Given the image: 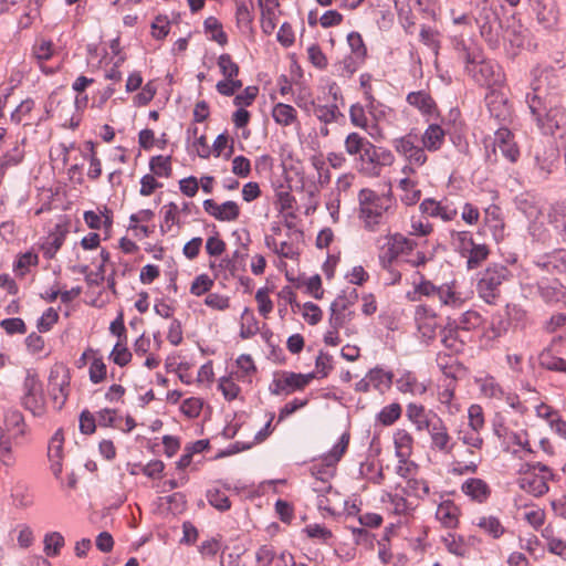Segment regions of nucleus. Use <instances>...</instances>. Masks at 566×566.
<instances>
[{"label": "nucleus", "instance_id": "1", "mask_svg": "<svg viewBox=\"0 0 566 566\" xmlns=\"http://www.w3.org/2000/svg\"><path fill=\"white\" fill-rule=\"evenodd\" d=\"M395 209L396 202L391 193L380 195L368 188L358 193V219L369 232H376L386 224Z\"/></svg>", "mask_w": 566, "mask_h": 566}, {"label": "nucleus", "instance_id": "2", "mask_svg": "<svg viewBox=\"0 0 566 566\" xmlns=\"http://www.w3.org/2000/svg\"><path fill=\"white\" fill-rule=\"evenodd\" d=\"M512 277L511 270L502 263H491L478 274L476 292L488 304H495L501 285Z\"/></svg>", "mask_w": 566, "mask_h": 566}, {"label": "nucleus", "instance_id": "3", "mask_svg": "<svg viewBox=\"0 0 566 566\" xmlns=\"http://www.w3.org/2000/svg\"><path fill=\"white\" fill-rule=\"evenodd\" d=\"M471 14L480 30L481 36L490 44L496 45L500 39L501 20L489 0H470Z\"/></svg>", "mask_w": 566, "mask_h": 566}, {"label": "nucleus", "instance_id": "4", "mask_svg": "<svg viewBox=\"0 0 566 566\" xmlns=\"http://www.w3.org/2000/svg\"><path fill=\"white\" fill-rule=\"evenodd\" d=\"M464 71L476 84L489 90L502 87L506 81L502 66L494 60L484 59L482 53Z\"/></svg>", "mask_w": 566, "mask_h": 566}, {"label": "nucleus", "instance_id": "5", "mask_svg": "<svg viewBox=\"0 0 566 566\" xmlns=\"http://www.w3.org/2000/svg\"><path fill=\"white\" fill-rule=\"evenodd\" d=\"M349 439V433L344 432L328 452L312 462L310 471L315 480L323 482L331 481L336 473L337 463L340 461L348 448Z\"/></svg>", "mask_w": 566, "mask_h": 566}, {"label": "nucleus", "instance_id": "6", "mask_svg": "<svg viewBox=\"0 0 566 566\" xmlns=\"http://www.w3.org/2000/svg\"><path fill=\"white\" fill-rule=\"evenodd\" d=\"M386 242L380 248L378 261L381 269L391 268L399 258L408 256L416 248L417 242L407 238L402 233H389L386 235Z\"/></svg>", "mask_w": 566, "mask_h": 566}, {"label": "nucleus", "instance_id": "7", "mask_svg": "<svg viewBox=\"0 0 566 566\" xmlns=\"http://www.w3.org/2000/svg\"><path fill=\"white\" fill-rule=\"evenodd\" d=\"M21 405L35 417H41L45 412V399L43 396L42 382L40 381L36 373L32 369L27 370L23 381Z\"/></svg>", "mask_w": 566, "mask_h": 566}, {"label": "nucleus", "instance_id": "8", "mask_svg": "<svg viewBox=\"0 0 566 566\" xmlns=\"http://www.w3.org/2000/svg\"><path fill=\"white\" fill-rule=\"evenodd\" d=\"M315 377V373L297 374L283 370L276 374L269 386L272 395H290L296 390H303Z\"/></svg>", "mask_w": 566, "mask_h": 566}, {"label": "nucleus", "instance_id": "9", "mask_svg": "<svg viewBox=\"0 0 566 566\" xmlns=\"http://www.w3.org/2000/svg\"><path fill=\"white\" fill-rule=\"evenodd\" d=\"M357 300L358 294L356 290H353L349 294H339L329 306V326L345 327L355 316L352 307Z\"/></svg>", "mask_w": 566, "mask_h": 566}, {"label": "nucleus", "instance_id": "10", "mask_svg": "<svg viewBox=\"0 0 566 566\" xmlns=\"http://www.w3.org/2000/svg\"><path fill=\"white\" fill-rule=\"evenodd\" d=\"M418 142V135L410 132L401 137L395 138L392 140V147L409 164L421 167L426 164L428 157L423 146H419Z\"/></svg>", "mask_w": 566, "mask_h": 566}, {"label": "nucleus", "instance_id": "11", "mask_svg": "<svg viewBox=\"0 0 566 566\" xmlns=\"http://www.w3.org/2000/svg\"><path fill=\"white\" fill-rule=\"evenodd\" d=\"M69 370L62 366H56L52 368L49 376V391L54 402V407L57 410H61L65 405L69 395Z\"/></svg>", "mask_w": 566, "mask_h": 566}, {"label": "nucleus", "instance_id": "12", "mask_svg": "<svg viewBox=\"0 0 566 566\" xmlns=\"http://www.w3.org/2000/svg\"><path fill=\"white\" fill-rule=\"evenodd\" d=\"M545 134L563 138L566 135V109L557 104L549 105V111L536 125Z\"/></svg>", "mask_w": 566, "mask_h": 566}, {"label": "nucleus", "instance_id": "13", "mask_svg": "<svg viewBox=\"0 0 566 566\" xmlns=\"http://www.w3.org/2000/svg\"><path fill=\"white\" fill-rule=\"evenodd\" d=\"M419 209L422 214L441 219L444 222L452 221L458 216V208L453 201L448 198L436 200L433 198H426L420 202Z\"/></svg>", "mask_w": 566, "mask_h": 566}, {"label": "nucleus", "instance_id": "14", "mask_svg": "<svg viewBox=\"0 0 566 566\" xmlns=\"http://www.w3.org/2000/svg\"><path fill=\"white\" fill-rule=\"evenodd\" d=\"M70 233V221L64 217L57 222L40 244V250L46 260H52L65 242Z\"/></svg>", "mask_w": 566, "mask_h": 566}, {"label": "nucleus", "instance_id": "15", "mask_svg": "<svg viewBox=\"0 0 566 566\" xmlns=\"http://www.w3.org/2000/svg\"><path fill=\"white\" fill-rule=\"evenodd\" d=\"M441 344L451 355H459L464 352L465 346L471 342V335L461 331L453 322L448 323L440 331Z\"/></svg>", "mask_w": 566, "mask_h": 566}, {"label": "nucleus", "instance_id": "16", "mask_svg": "<svg viewBox=\"0 0 566 566\" xmlns=\"http://www.w3.org/2000/svg\"><path fill=\"white\" fill-rule=\"evenodd\" d=\"M531 88L536 91L537 87L543 90V93L555 96V90L559 87L560 80L557 71L552 65H537L532 71Z\"/></svg>", "mask_w": 566, "mask_h": 566}, {"label": "nucleus", "instance_id": "17", "mask_svg": "<svg viewBox=\"0 0 566 566\" xmlns=\"http://www.w3.org/2000/svg\"><path fill=\"white\" fill-rule=\"evenodd\" d=\"M537 22L544 29H554L559 21V9L556 0H530Z\"/></svg>", "mask_w": 566, "mask_h": 566}, {"label": "nucleus", "instance_id": "18", "mask_svg": "<svg viewBox=\"0 0 566 566\" xmlns=\"http://www.w3.org/2000/svg\"><path fill=\"white\" fill-rule=\"evenodd\" d=\"M428 433L431 440V450L444 454H450L453 451L455 442L452 440L444 421L440 417L438 419H433V424Z\"/></svg>", "mask_w": 566, "mask_h": 566}, {"label": "nucleus", "instance_id": "19", "mask_svg": "<svg viewBox=\"0 0 566 566\" xmlns=\"http://www.w3.org/2000/svg\"><path fill=\"white\" fill-rule=\"evenodd\" d=\"M534 264L542 271L551 274H566V249L557 248L551 252L538 255Z\"/></svg>", "mask_w": 566, "mask_h": 566}, {"label": "nucleus", "instance_id": "20", "mask_svg": "<svg viewBox=\"0 0 566 566\" xmlns=\"http://www.w3.org/2000/svg\"><path fill=\"white\" fill-rule=\"evenodd\" d=\"M488 109L492 117L500 123H506L512 117V105L507 97L497 88H492L485 96Z\"/></svg>", "mask_w": 566, "mask_h": 566}, {"label": "nucleus", "instance_id": "21", "mask_svg": "<svg viewBox=\"0 0 566 566\" xmlns=\"http://www.w3.org/2000/svg\"><path fill=\"white\" fill-rule=\"evenodd\" d=\"M536 291L547 305L566 303V286L559 280H544L536 283Z\"/></svg>", "mask_w": 566, "mask_h": 566}, {"label": "nucleus", "instance_id": "22", "mask_svg": "<svg viewBox=\"0 0 566 566\" xmlns=\"http://www.w3.org/2000/svg\"><path fill=\"white\" fill-rule=\"evenodd\" d=\"M554 97L543 93V90L537 87L536 91H531L526 94L525 102L530 109L531 116L536 125L549 111V105H554Z\"/></svg>", "mask_w": 566, "mask_h": 566}, {"label": "nucleus", "instance_id": "23", "mask_svg": "<svg viewBox=\"0 0 566 566\" xmlns=\"http://www.w3.org/2000/svg\"><path fill=\"white\" fill-rule=\"evenodd\" d=\"M205 211L218 221H235L240 216V207L235 201L228 200L221 205L213 199H206L202 203Z\"/></svg>", "mask_w": 566, "mask_h": 566}, {"label": "nucleus", "instance_id": "24", "mask_svg": "<svg viewBox=\"0 0 566 566\" xmlns=\"http://www.w3.org/2000/svg\"><path fill=\"white\" fill-rule=\"evenodd\" d=\"M558 149L554 146L544 147L535 154V171L538 178L546 180L558 164Z\"/></svg>", "mask_w": 566, "mask_h": 566}, {"label": "nucleus", "instance_id": "25", "mask_svg": "<svg viewBox=\"0 0 566 566\" xmlns=\"http://www.w3.org/2000/svg\"><path fill=\"white\" fill-rule=\"evenodd\" d=\"M483 224L491 232L495 241H501L505 237V221L501 207L490 205L483 210Z\"/></svg>", "mask_w": 566, "mask_h": 566}, {"label": "nucleus", "instance_id": "26", "mask_svg": "<svg viewBox=\"0 0 566 566\" xmlns=\"http://www.w3.org/2000/svg\"><path fill=\"white\" fill-rule=\"evenodd\" d=\"M447 551L457 557H468L471 548L476 544L475 536L464 537L455 533H448L441 538Z\"/></svg>", "mask_w": 566, "mask_h": 566}, {"label": "nucleus", "instance_id": "27", "mask_svg": "<svg viewBox=\"0 0 566 566\" xmlns=\"http://www.w3.org/2000/svg\"><path fill=\"white\" fill-rule=\"evenodd\" d=\"M406 101L423 116L429 118L438 116V105L430 93L424 90L408 93Z\"/></svg>", "mask_w": 566, "mask_h": 566}, {"label": "nucleus", "instance_id": "28", "mask_svg": "<svg viewBox=\"0 0 566 566\" xmlns=\"http://www.w3.org/2000/svg\"><path fill=\"white\" fill-rule=\"evenodd\" d=\"M461 492L472 502L483 504L491 496L490 485L480 478H469L461 484Z\"/></svg>", "mask_w": 566, "mask_h": 566}, {"label": "nucleus", "instance_id": "29", "mask_svg": "<svg viewBox=\"0 0 566 566\" xmlns=\"http://www.w3.org/2000/svg\"><path fill=\"white\" fill-rule=\"evenodd\" d=\"M547 482L548 481L545 480V476H539L530 470L524 471L516 481L517 485L523 491L536 497L542 496L548 492L549 488Z\"/></svg>", "mask_w": 566, "mask_h": 566}, {"label": "nucleus", "instance_id": "30", "mask_svg": "<svg viewBox=\"0 0 566 566\" xmlns=\"http://www.w3.org/2000/svg\"><path fill=\"white\" fill-rule=\"evenodd\" d=\"M548 223L566 244V201L554 203L548 211Z\"/></svg>", "mask_w": 566, "mask_h": 566}, {"label": "nucleus", "instance_id": "31", "mask_svg": "<svg viewBox=\"0 0 566 566\" xmlns=\"http://www.w3.org/2000/svg\"><path fill=\"white\" fill-rule=\"evenodd\" d=\"M356 161L359 172L364 176H379L376 146L373 143L356 158Z\"/></svg>", "mask_w": 566, "mask_h": 566}, {"label": "nucleus", "instance_id": "32", "mask_svg": "<svg viewBox=\"0 0 566 566\" xmlns=\"http://www.w3.org/2000/svg\"><path fill=\"white\" fill-rule=\"evenodd\" d=\"M398 391L402 394L423 395L427 386L420 382L417 376L410 370H403L395 381Z\"/></svg>", "mask_w": 566, "mask_h": 566}, {"label": "nucleus", "instance_id": "33", "mask_svg": "<svg viewBox=\"0 0 566 566\" xmlns=\"http://www.w3.org/2000/svg\"><path fill=\"white\" fill-rule=\"evenodd\" d=\"M459 507L451 500L442 501L436 511L437 520L447 528H455L459 523Z\"/></svg>", "mask_w": 566, "mask_h": 566}, {"label": "nucleus", "instance_id": "34", "mask_svg": "<svg viewBox=\"0 0 566 566\" xmlns=\"http://www.w3.org/2000/svg\"><path fill=\"white\" fill-rule=\"evenodd\" d=\"M446 133L442 127L438 124H430L423 135L421 142L424 150L437 151L444 143Z\"/></svg>", "mask_w": 566, "mask_h": 566}, {"label": "nucleus", "instance_id": "35", "mask_svg": "<svg viewBox=\"0 0 566 566\" xmlns=\"http://www.w3.org/2000/svg\"><path fill=\"white\" fill-rule=\"evenodd\" d=\"M272 118L274 122L283 127L292 126L294 124H300L297 120V112L296 109L285 103H277L272 108Z\"/></svg>", "mask_w": 566, "mask_h": 566}, {"label": "nucleus", "instance_id": "36", "mask_svg": "<svg viewBox=\"0 0 566 566\" xmlns=\"http://www.w3.org/2000/svg\"><path fill=\"white\" fill-rule=\"evenodd\" d=\"M367 375L371 387L381 394L389 390L392 386L394 373L390 370H385L384 368L376 366L371 368Z\"/></svg>", "mask_w": 566, "mask_h": 566}, {"label": "nucleus", "instance_id": "37", "mask_svg": "<svg viewBox=\"0 0 566 566\" xmlns=\"http://www.w3.org/2000/svg\"><path fill=\"white\" fill-rule=\"evenodd\" d=\"M395 454L403 461L410 458L413 450V438L405 429H398L394 433Z\"/></svg>", "mask_w": 566, "mask_h": 566}, {"label": "nucleus", "instance_id": "38", "mask_svg": "<svg viewBox=\"0 0 566 566\" xmlns=\"http://www.w3.org/2000/svg\"><path fill=\"white\" fill-rule=\"evenodd\" d=\"M538 365L549 371L566 374V359L555 356L548 347L538 354Z\"/></svg>", "mask_w": 566, "mask_h": 566}, {"label": "nucleus", "instance_id": "39", "mask_svg": "<svg viewBox=\"0 0 566 566\" xmlns=\"http://www.w3.org/2000/svg\"><path fill=\"white\" fill-rule=\"evenodd\" d=\"M458 440L468 446V453L472 457H476V450H481L483 447V438L480 431L469 427L458 431Z\"/></svg>", "mask_w": 566, "mask_h": 566}, {"label": "nucleus", "instance_id": "40", "mask_svg": "<svg viewBox=\"0 0 566 566\" xmlns=\"http://www.w3.org/2000/svg\"><path fill=\"white\" fill-rule=\"evenodd\" d=\"M476 384L480 387V391L484 397L501 400L504 397V389L500 382L492 375H485L484 377L478 378Z\"/></svg>", "mask_w": 566, "mask_h": 566}, {"label": "nucleus", "instance_id": "41", "mask_svg": "<svg viewBox=\"0 0 566 566\" xmlns=\"http://www.w3.org/2000/svg\"><path fill=\"white\" fill-rule=\"evenodd\" d=\"M4 424L8 431H13L14 438L23 437L27 433L24 417L18 409L6 410Z\"/></svg>", "mask_w": 566, "mask_h": 566}, {"label": "nucleus", "instance_id": "42", "mask_svg": "<svg viewBox=\"0 0 566 566\" xmlns=\"http://www.w3.org/2000/svg\"><path fill=\"white\" fill-rule=\"evenodd\" d=\"M436 297L442 305L458 307L462 304L463 300L459 292L455 290V283H446L438 286Z\"/></svg>", "mask_w": 566, "mask_h": 566}, {"label": "nucleus", "instance_id": "43", "mask_svg": "<svg viewBox=\"0 0 566 566\" xmlns=\"http://www.w3.org/2000/svg\"><path fill=\"white\" fill-rule=\"evenodd\" d=\"M365 63L361 59H356L354 55H345L340 61L336 62L334 74L340 77H350L358 69Z\"/></svg>", "mask_w": 566, "mask_h": 566}, {"label": "nucleus", "instance_id": "44", "mask_svg": "<svg viewBox=\"0 0 566 566\" xmlns=\"http://www.w3.org/2000/svg\"><path fill=\"white\" fill-rule=\"evenodd\" d=\"M490 249L484 243H474V245L465 253L467 269L473 270L479 268L489 256Z\"/></svg>", "mask_w": 566, "mask_h": 566}, {"label": "nucleus", "instance_id": "45", "mask_svg": "<svg viewBox=\"0 0 566 566\" xmlns=\"http://www.w3.org/2000/svg\"><path fill=\"white\" fill-rule=\"evenodd\" d=\"M259 331L260 327L256 317L249 307H245L241 314L240 337L242 339L251 338L256 335Z\"/></svg>", "mask_w": 566, "mask_h": 566}, {"label": "nucleus", "instance_id": "46", "mask_svg": "<svg viewBox=\"0 0 566 566\" xmlns=\"http://www.w3.org/2000/svg\"><path fill=\"white\" fill-rule=\"evenodd\" d=\"M438 292V286L434 285L431 281L426 280L421 275V280L418 284H415L412 291L407 292V298L411 302H418L422 296L427 297H436Z\"/></svg>", "mask_w": 566, "mask_h": 566}, {"label": "nucleus", "instance_id": "47", "mask_svg": "<svg viewBox=\"0 0 566 566\" xmlns=\"http://www.w3.org/2000/svg\"><path fill=\"white\" fill-rule=\"evenodd\" d=\"M43 552L48 557H56L65 545L64 536L60 532H50L43 538Z\"/></svg>", "mask_w": 566, "mask_h": 566}, {"label": "nucleus", "instance_id": "48", "mask_svg": "<svg viewBox=\"0 0 566 566\" xmlns=\"http://www.w3.org/2000/svg\"><path fill=\"white\" fill-rule=\"evenodd\" d=\"M370 145V142L360 134L353 132L345 138L344 147L349 156L358 157Z\"/></svg>", "mask_w": 566, "mask_h": 566}, {"label": "nucleus", "instance_id": "49", "mask_svg": "<svg viewBox=\"0 0 566 566\" xmlns=\"http://www.w3.org/2000/svg\"><path fill=\"white\" fill-rule=\"evenodd\" d=\"M382 502H389L391 507H392V512L396 514V515H409L411 514V512L413 511V506L412 504L401 494H397V493H390V492H387L384 496H382Z\"/></svg>", "mask_w": 566, "mask_h": 566}, {"label": "nucleus", "instance_id": "50", "mask_svg": "<svg viewBox=\"0 0 566 566\" xmlns=\"http://www.w3.org/2000/svg\"><path fill=\"white\" fill-rule=\"evenodd\" d=\"M399 188L403 191L400 199L406 206L416 205L421 198V190L417 188V182L409 179L402 178L399 181Z\"/></svg>", "mask_w": 566, "mask_h": 566}, {"label": "nucleus", "instance_id": "51", "mask_svg": "<svg viewBox=\"0 0 566 566\" xmlns=\"http://www.w3.org/2000/svg\"><path fill=\"white\" fill-rule=\"evenodd\" d=\"M420 42L428 46L436 55H438L441 48L440 32L427 24H422L419 33Z\"/></svg>", "mask_w": 566, "mask_h": 566}, {"label": "nucleus", "instance_id": "52", "mask_svg": "<svg viewBox=\"0 0 566 566\" xmlns=\"http://www.w3.org/2000/svg\"><path fill=\"white\" fill-rule=\"evenodd\" d=\"M453 49L458 54V57L464 63V69L474 62L476 57H480L482 53L479 49L471 50L462 36H455L453 39Z\"/></svg>", "mask_w": 566, "mask_h": 566}, {"label": "nucleus", "instance_id": "53", "mask_svg": "<svg viewBox=\"0 0 566 566\" xmlns=\"http://www.w3.org/2000/svg\"><path fill=\"white\" fill-rule=\"evenodd\" d=\"M458 325V327L470 334L471 331L481 326L483 318L476 311L469 310L464 312L458 319H449Z\"/></svg>", "mask_w": 566, "mask_h": 566}, {"label": "nucleus", "instance_id": "54", "mask_svg": "<svg viewBox=\"0 0 566 566\" xmlns=\"http://www.w3.org/2000/svg\"><path fill=\"white\" fill-rule=\"evenodd\" d=\"M149 169L157 177L168 178L172 174L171 157L157 155L149 160Z\"/></svg>", "mask_w": 566, "mask_h": 566}, {"label": "nucleus", "instance_id": "55", "mask_svg": "<svg viewBox=\"0 0 566 566\" xmlns=\"http://www.w3.org/2000/svg\"><path fill=\"white\" fill-rule=\"evenodd\" d=\"M402 408L400 403L392 402L385 406L376 415V421L385 427L394 424L401 417Z\"/></svg>", "mask_w": 566, "mask_h": 566}, {"label": "nucleus", "instance_id": "56", "mask_svg": "<svg viewBox=\"0 0 566 566\" xmlns=\"http://www.w3.org/2000/svg\"><path fill=\"white\" fill-rule=\"evenodd\" d=\"M451 239L455 251L459 252L462 258L475 243L471 231H453Z\"/></svg>", "mask_w": 566, "mask_h": 566}, {"label": "nucleus", "instance_id": "57", "mask_svg": "<svg viewBox=\"0 0 566 566\" xmlns=\"http://www.w3.org/2000/svg\"><path fill=\"white\" fill-rule=\"evenodd\" d=\"M476 525L495 539L500 538L505 533V527L502 525L501 521L493 515L481 517Z\"/></svg>", "mask_w": 566, "mask_h": 566}, {"label": "nucleus", "instance_id": "58", "mask_svg": "<svg viewBox=\"0 0 566 566\" xmlns=\"http://www.w3.org/2000/svg\"><path fill=\"white\" fill-rule=\"evenodd\" d=\"M39 263V256L32 251H27L20 254L14 262L13 270L18 276H24L32 266H36Z\"/></svg>", "mask_w": 566, "mask_h": 566}, {"label": "nucleus", "instance_id": "59", "mask_svg": "<svg viewBox=\"0 0 566 566\" xmlns=\"http://www.w3.org/2000/svg\"><path fill=\"white\" fill-rule=\"evenodd\" d=\"M313 114L317 117L319 122L324 123L325 125L337 122L338 117L343 116L336 104H316Z\"/></svg>", "mask_w": 566, "mask_h": 566}, {"label": "nucleus", "instance_id": "60", "mask_svg": "<svg viewBox=\"0 0 566 566\" xmlns=\"http://www.w3.org/2000/svg\"><path fill=\"white\" fill-rule=\"evenodd\" d=\"M429 492V484L424 479L410 478L406 481V488L403 489L406 495L424 499Z\"/></svg>", "mask_w": 566, "mask_h": 566}, {"label": "nucleus", "instance_id": "61", "mask_svg": "<svg viewBox=\"0 0 566 566\" xmlns=\"http://www.w3.org/2000/svg\"><path fill=\"white\" fill-rule=\"evenodd\" d=\"M205 30L206 32L211 33V40L216 41L218 44L224 46L228 43V35L222 29V24L214 17H209L205 20Z\"/></svg>", "mask_w": 566, "mask_h": 566}, {"label": "nucleus", "instance_id": "62", "mask_svg": "<svg viewBox=\"0 0 566 566\" xmlns=\"http://www.w3.org/2000/svg\"><path fill=\"white\" fill-rule=\"evenodd\" d=\"M12 501L15 507L28 509L33 505L34 496L25 485H17L12 491Z\"/></svg>", "mask_w": 566, "mask_h": 566}, {"label": "nucleus", "instance_id": "63", "mask_svg": "<svg viewBox=\"0 0 566 566\" xmlns=\"http://www.w3.org/2000/svg\"><path fill=\"white\" fill-rule=\"evenodd\" d=\"M161 211L164 212V220L160 224V231L161 233H167L171 230L172 226L179 222L178 206L175 202H169L163 207Z\"/></svg>", "mask_w": 566, "mask_h": 566}, {"label": "nucleus", "instance_id": "64", "mask_svg": "<svg viewBox=\"0 0 566 566\" xmlns=\"http://www.w3.org/2000/svg\"><path fill=\"white\" fill-rule=\"evenodd\" d=\"M206 497L209 504L220 512H226L231 507L228 495L219 489L208 490Z\"/></svg>", "mask_w": 566, "mask_h": 566}]
</instances>
